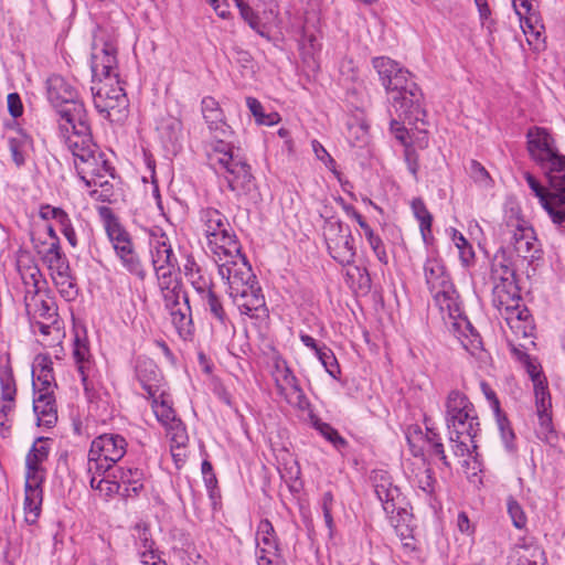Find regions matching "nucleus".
I'll list each match as a JSON object with an SVG mask.
<instances>
[{
    "label": "nucleus",
    "mask_w": 565,
    "mask_h": 565,
    "mask_svg": "<svg viewBox=\"0 0 565 565\" xmlns=\"http://www.w3.org/2000/svg\"><path fill=\"white\" fill-rule=\"evenodd\" d=\"M106 472L100 471L98 475H105ZM90 487L93 489L99 490L100 492H104L106 495H111L114 493H117L121 489V484L118 481L117 478H114V480L109 479V475L104 476L98 480V484H95L96 481V473H90Z\"/></svg>",
    "instance_id": "obj_46"
},
{
    "label": "nucleus",
    "mask_w": 565,
    "mask_h": 565,
    "mask_svg": "<svg viewBox=\"0 0 565 565\" xmlns=\"http://www.w3.org/2000/svg\"><path fill=\"white\" fill-rule=\"evenodd\" d=\"M524 179L535 196L540 199L553 223L561 226L565 225V196L557 191L546 190L530 172H524Z\"/></svg>",
    "instance_id": "obj_17"
},
{
    "label": "nucleus",
    "mask_w": 565,
    "mask_h": 565,
    "mask_svg": "<svg viewBox=\"0 0 565 565\" xmlns=\"http://www.w3.org/2000/svg\"><path fill=\"white\" fill-rule=\"evenodd\" d=\"M452 241L459 250L461 262L468 266L475 257L472 246L468 243L463 235L456 230H454Z\"/></svg>",
    "instance_id": "obj_49"
},
{
    "label": "nucleus",
    "mask_w": 565,
    "mask_h": 565,
    "mask_svg": "<svg viewBox=\"0 0 565 565\" xmlns=\"http://www.w3.org/2000/svg\"><path fill=\"white\" fill-rule=\"evenodd\" d=\"M107 211V216L105 217V230L107 236L113 245L119 243L121 239L128 237L130 234L125 230V227L119 223L118 218L110 213L108 209H104Z\"/></svg>",
    "instance_id": "obj_40"
},
{
    "label": "nucleus",
    "mask_w": 565,
    "mask_h": 565,
    "mask_svg": "<svg viewBox=\"0 0 565 565\" xmlns=\"http://www.w3.org/2000/svg\"><path fill=\"white\" fill-rule=\"evenodd\" d=\"M275 381L277 388L280 392H282L286 387H289L295 392L302 394L298 379L296 377V375L294 374L289 366H284V370L281 371L280 375H275Z\"/></svg>",
    "instance_id": "obj_47"
},
{
    "label": "nucleus",
    "mask_w": 565,
    "mask_h": 565,
    "mask_svg": "<svg viewBox=\"0 0 565 565\" xmlns=\"http://www.w3.org/2000/svg\"><path fill=\"white\" fill-rule=\"evenodd\" d=\"M167 310L170 312L172 324L174 326L178 334L183 340L190 339L193 335L194 326L189 298H184L182 303L173 308H167Z\"/></svg>",
    "instance_id": "obj_28"
},
{
    "label": "nucleus",
    "mask_w": 565,
    "mask_h": 565,
    "mask_svg": "<svg viewBox=\"0 0 565 565\" xmlns=\"http://www.w3.org/2000/svg\"><path fill=\"white\" fill-rule=\"evenodd\" d=\"M46 95L49 102L56 108L60 120L70 118L77 106L85 107L78 100L77 89L63 76L52 75L46 81Z\"/></svg>",
    "instance_id": "obj_12"
},
{
    "label": "nucleus",
    "mask_w": 565,
    "mask_h": 565,
    "mask_svg": "<svg viewBox=\"0 0 565 565\" xmlns=\"http://www.w3.org/2000/svg\"><path fill=\"white\" fill-rule=\"evenodd\" d=\"M8 143L12 160L15 166H24L26 158V147L29 146L28 137L24 135L11 137L9 138Z\"/></svg>",
    "instance_id": "obj_41"
},
{
    "label": "nucleus",
    "mask_w": 565,
    "mask_h": 565,
    "mask_svg": "<svg viewBox=\"0 0 565 565\" xmlns=\"http://www.w3.org/2000/svg\"><path fill=\"white\" fill-rule=\"evenodd\" d=\"M511 243L518 256L523 259L533 262L541 257V247L534 230L524 221H516Z\"/></svg>",
    "instance_id": "obj_20"
},
{
    "label": "nucleus",
    "mask_w": 565,
    "mask_h": 565,
    "mask_svg": "<svg viewBox=\"0 0 565 565\" xmlns=\"http://www.w3.org/2000/svg\"><path fill=\"white\" fill-rule=\"evenodd\" d=\"M491 274L494 278H499L500 280H508L513 276V270L504 263H497V260H494L491 267Z\"/></svg>",
    "instance_id": "obj_64"
},
{
    "label": "nucleus",
    "mask_w": 565,
    "mask_h": 565,
    "mask_svg": "<svg viewBox=\"0 0 565 565\" xmlns=\"http://www.w3.org/2000/svg\"><path fill=\"white\" fill-rule=\"evenodd\" d=\"M136 374L149 397L161 392L159 386V371L151 360L138 362L136 366Z\"/></svg>",
    "instance_id": "obj_30"
},
{
    "label": "nucleus",
    "mask_w": 565,
    "mask_h": 565,
    "mask_svg": "<svg viewBox=\"0 0 565 565\" xmlns=\"http://www.w3.org/2000/svg\"><path fill=\"white\" fill-rule=\"evenodd\" d=\"M53 275H61L71 270L68 260L65 255L43 257Z\"/></svg>",
    "instance_id": "obj_57"
},
{
    "label": "nucleus",
    "mask_w": 565,
    "mask_h": 565,
    "mask_svg": "<svg viewBox=\"0 0 565 565\" xmlns=\"http://www.w3.org/2000/svg\"><path fill=\"white\" fill-rule=\"evenodd\" d=\"M310 420L315 429H317L335 448L340 449L347 446V440L340 436L338 430L330 424L322 422L318 416L313 414L310 415Z\"/></svg>",
    "instance_id": "obj_35"
},
{
    "label": "nucleus",
    "mask_w": 565,
    "mask_h": 565,
    "mask_svg": "<svg viewBox=\"0 0 565 565\" xmlns=\"http://www.w3.org/2000/svg\"><path fill=\"white\" fill-rule=\"evenodd\" d=\"M445 407L448 429L454 431L457 438L466 435L472 440L479 430L478 416L473 404L463 393L454 390L449 392Z\"/></svg>",
    "instance_id": "obj_6"
},
{
    "label": "nucleus",
    "mask_w": 565,
    "mask_h": 565,
    "mask_svg": "<svg viewBox=\"0 0 565 565\" xmlns=\"http://www.w3.org/2000/svg\"><path fill=\"white\" fill-rule=\"evenodd\" d=\"M526 138L530 157L543 171L550 189L565 196V154L545 128L529 129Z\"/></svg>",
    "instance_id": "obj_2"
},
{
    "label": "nucleus",
    "mask_w": 565,
    "mask_h": 565,
    "mask_svg": "<svg viewBox=\"0 0 565 565\" xmlns=\"http://www.w3.org/2000/svg\"><path fill=\"white\" fill-rule=\"evenodd\" d=\"M364 235L379 262H381L382 264H387L388 257L382 238L379 235H376L372 228L365 231Z\"/></svg>",
    "instance_id": "obj_55"
},
{
    "label": "nucleus",
    "mask_w": 565,
    "mask_h": 565,
    "mask_svg": "<svg viewBox=\"0 0 565 565\" xmlns=\"http://www.w3.org/2000/svg\"><path fill=\"white\" fill-rule=\"evenodd\" d=\"M116 47L110 43H105L104 46L92 54V76L93 82L103 81L114 82L118 78L115 72L117 67Z\"/></svg>",
    "instance_id": "obj_19"
},
{
    "label": "nucleus",
    "mask_w": 565,
    "mask_h": 565,
    "mask_svg": "<svg viewBox=\"0 0 565 565\" xmlns=\"http://www.w3.org/2000/svg\"><path fill=\"white\" fill-rule=\"evenodd\" d=\"M372 66L386 93L394 94V102L398 103L399 90H407V82L413 79L411 73L396 61L387 56H377L372 60Z\"/></svg>",
    "instance_id": "obj_13"
},
{
    "label": "nucleus",
    "mask_w": 565,
    "mask_h": 565,
    "mask_svg": "<svg viewBox=\"0 0 565 565\" xmlns=\"http://www.w3.org/2000/svg\"><path fill=\"white\" fill-rule=\"evenodd\" d=\"M202 114L211 130H218L225 126L223 111L218 103L211 96L202 99Z\"/></svg>",
    "instance_id": "obj_33"
},
{
    "label": "nucleus",
    "mask_w": 565,
    "mask_h": 565,
    "mask_svg": "<svg viewBox=\"0 0 565 565\" xmlns=\"http://www.w3.org/2000/svg\"><path fill=\"white\" fill-rule=\"evenodd\" d=\"M33 411L39 425L52 427L57 420V408L54 394H34Z\"/></svg>",
    "instance_id": "obj_29"
},
{
    "label": "nucleus",
    "mask_w": 565,
    "mask_h": 565,
    "mask_svg": "<svg viewBox=\"0 0 565 565\" xmlns=\"http://www.w3.org/2000/svg\"><path fill=\"white\" fill-rule=\"evenodd\" d=\"M151 262L154 271L178 267V258L166 234H161L150 243Z\"/></svg>",
    "instance_id": "obj_24"
},
{
    "label": "nucleus",
    "mask_w": 565,
    "mask_h": 565,
    "mask_svg": "<svg viewBox=\"0 0 565 565\" xmlns=\"http://www.w3.org/2000/svg\"><path fill=\"white\" fill-rule=\"evenodd\" d=\"M184 275L198 292L206 290V287L211 285L209 279L201 275V269L192 257L186 258Z\"/></svg>",
    "instance_id": "obj_37"
},
{
    "label": "nucleus",
    "mask_w": 565,
    "mask_h": 565,
    "mask_svg": "<svg viewBox=\"0 0 565 565\" xmlns=\"http://www.w3.org/2000/svg\"><path fill=\"white\" fill-rule=\"evenodd\" d=\"M390 114L392 116V119H391V131L394 134L395 138L397 140H399L404 145V147L406 145H411L409 143V138H411L412 130L407 129L403 124H401L402 119L397 118L392 113V110H390Z\"/></svg>",
    "instance_id": "obj_56"
},
{
    "label": "nucleus",
    "mask_w": 565,
    "mask_h": 565,
    "mask_svg": "<svg viewBox=\"0 0 565 565\" xmlns=\"http://www.w3.org/2000/svg\"><path fill=\"white\" fill-rule=\"evenodd\" d=\"M420 124L409 125L411 126V138L409 143L416 145L418 148L424 149L428 146L427 131L419 127Z\"/></svg>",
    "instance_id": "obj_60"
},
{
    "label": "nucleus",
    "mask_w": 565,
    "mask_h": 565,
    "mask_svg": "<svg viewBox=\"0 0 565 565\" xmlns=\"http://www.w3.org/2000/svg\"><path fill=\"white\" fill-rule=\"evenodd\" d=\"M92 95L96 110L110 120L120 119L128 108V98L118 78L114 82L103 81L92 86Z\"/></svg>",
    "instance_id": "obj_9"
},
{
    "label": "nucleus",
    "mask_w": 565,
    "mask_h": 565,
    "mask_svg": "<svg viewBox=\"0 0 565 565\" xmlns=\"http://www.w3.org/2000/svg\"><path fill=\"white\" fill-rule=\"evenodd\" d=\"M60 129L63 134H67L65 145L72 152L74 162L92 150H97V145L92 139L85 107L77 106V110L75 107L70 118L60 120Z\"/></svg>",
    "instance_id": "obj_8"
},
{
    "label": "nucleus",
    "mask_w": 565,
    "mask_h": 565,
    "mask_svg": "<svg viewBox=\"0 0 565 565\" xmlns=\"http://www.w3.org/2000/svg\"><path fill=\"white\" fill-rule=\"evenodd\" d=\"M117 471L118 475L114 473L113 477L118 479L125 492L132 491L134 493H138L143 488V472L140 469L118 468Z\"/></svg>",
    "instance_id": "obj_32"
},
{
    "label": "nucleus",
    "mask_w": 565,
    "mask_h": 565,
    "mask_svg": "<svg viewBox=\"0 0 565 565\" xmlns=\"http://www.w3.org/2000/svg\"><path fill=\"white\" fill-rule=\"evenodd\" d=\"M534 382L536 377L532 374ZM535 402L536 412L539 417V427L536 428V436L542 441L553 444L556 440V434L553 428L552 414H551V397L547 387L542 382L535 383Z\"/></svg>",
    "instance_id": "obj_18"
},
{
    "label": "nucleus",
    "mask_w": 565,
    "mask_h": 565,
    "mask_svg": "<svg viewBox=\"0 0 565 565\" xmlns=\"http://www.w3.org/2000/svg\"><path fill=\"white\" fill-rule=\"evenodd\" d=\"M317 358L322 363L329 375L337 379L338 374H340V366L332 350L324 345L320 351H318Z\"/></svg>",
    "instance_id": "obj_48"
},
{
    "label": "nucleus",
    "mask_w": 565,
    "mask_h": 565,
    "mask_svg": "<svg viewBox=\"0 0 565 565\" xmlns=\"http://www.w3.org/2000/svg\"><path fill=\"white\" fill-rule=\"evenodd\" d=\"M433 296L443 313V320L448 331L471 355L479 356L483 350L481 337L462 312L459 295L454 286L436 291Z\"/></svg>",
    "instance_id": "obj_3"
},
{
    "label": "nucleus",
    "mask_w": 565,
    "mask_h": 565,
    "mask_svg": "<svg viewBox=\"0 0 565 565\" xmlns=\"http://www.w3.org/2000/svg\"><path fill=\"white\" fill-rule=\"evenodd\" d=\"M1 398L3 402L13 403L17 394L15 381L10 369L0 372Z\"/></svg>",
    "instance_id": "obj_44"
},
{
    "label": "nucleus",
    "mask_w": 565,
    "mask_h": 565,
    "mask_svg": "<svg viewBox=\"0 0 565 565\" xmlns=\"http://www.w3.org/2000/svg\"><path fill=\"white\" fill-rule=\"evenodd\" d=\"M404 158H405V162L407 164L408 171L414 175V178H417V171L419 168L418 154L412 145L405 146Z\"/></svg>",
    "instance_id": "obj_61"
},
{
    "label": "nucleus",
    "mask_w": 565,
    "mask_h": 565,
    "mask_svg": "<svg viewBox=\"0 0 565 565\" xmlns=\"http://www.w3.org/2000/svg\"><path fill=\"white\" fill-rule=\"evenodd\" d=\"M118 257L121 262V265L127 271H129L131 275L137 276L140 280H143L146 278V270L143 268L140 257L138 256L135 249L118 255Z\"/></svg>",
    "instance_id": "obj_42"
},
{
    "label": "nucleus",
    "mask_w": 565,
    "mask_h": 565,
    "mask_svg": "<svg viewBox=\"0 0 565 565\" xmlns=\"http://www.w3.org/2000/svg\"><path fill=\"white\" fill-rule=\"evenodd\" d=\"M199 294L201 295L205 308L210 310L214 318L223 323L226 319V313L218 296L213 291L211 285L206 287V290H202Z\"/></svg>",
    "instance_id": "obj_38"
},
{
    "label": "nucleus",
    "mask_w": 565,
    "mask_h": 565,
    "mask_svg": "<svg viewBox=\"0 0 565 565\" xmlns=\"http://www.w3.org/2000/svg\"><path fill=\"white\" fill-rule=\"evenodd\" d=\"M312 150L320 161H322L330 170L334 171L335 161L329 154V152L324 149V147L317 140L312 141Z\"/></svg>",
    "instance_id": "obj_62"
},
{
    "label": "nucleus",
    "mask_w": 565,
    "mask_h": 565,
    "mask_svg": "<svg viewBox=\"0 0 565 565\" xmlns=\"http://www.w3.org/2000/svg\"><path fill=\"white\" fill-rule=\"evenodd\" d=\"M44 438L40 437L35 440L32 448L26 455L25 458V479H30L33 477L34 479H44L42 470H41V463L46 460L49 456V448L43 445Z\"/></svg>",
    "instance_id": "obj_31"
},
{
    "label": "nucleus",
    "mask_w": 565,
    "mask_h": 565,
    "mask_svg": "<svg viewBox=\"0 0 565 565\" xmlns=\"http://www.w3.org/2000/svg\"><path fill=\"white\" fill-rule=\"evenodd\" d=\"M53 280L60 295L66 300L72 301L76 299L78 295V288L75 282V279L71 275V270L61 275H53Z\"/></svg>",
    "instance_id": "obj_36"
},
{
    "label": "nucleus",
    "mask_w": 565,
    "mask_h": 565,
    "mask_svg": "<svg viewBox=\"0 0 565 565\" xmlns=\"http://www.w3.org/2000/svg\"><path fill=\"white\" fill-rule=\"evenodd\" d=\"M149 398L152 399L151 406L157 419L167 428L171 435V443L177 444L178 448L186 445L188 435L185 427L182 420L177 417V414L172 408L170 396L166 394L164 391H161L157 395L150 396Z\"/></svg>",
    "instance_id": "obj_14"
},
{
    "label": "nucleus",
    "mask_w": 565,
    "mask_h": 565,
    "mask_svg": "<svg viewBox=\"0 0 565 565\" xmlns=\"http://www.w3.org/2000/svg\"><path fill=\"white\" fill-rule=\"evenodd\" d=\"M200 221L204 227V234L210 249L223 260V254L238 253L241 246L233 233L225 215L214 207L200 210Z\"/></svg>",
    "instance_id": "obj_5"
},
{
    "label": "nucleus",
    "mask_w": 565,
    "mask_h": 565,
    "mask_svg": "<svg viewBox=\"0 0 565 565\" xmlns=\"http://www.w3.org/2000/svg\"><path fill=\"white\" fill-rule=\"evenodd\" d=\"M74 164L78 175L87 188L108 184L105 177L110 174L113 168L98 148L97 150H92L86 153L83 158H79Z\"/></svg>",
    "instance_id": "obj_15"
},
{
    "label": "nucleus",
    "mask_w": 565,
    "mask_h": 565,
    "mask_svg": "<svg viewBox=\"0 0 565 565\" xmlns=\"http://www.w3.org/2000/svg\"><path fill=\"white\" fill-rule=\"evenodd\" d=\"M73 359L81 375L82 383L87 388V380L90 374L93 362L87 339L76 333L73 342Z\"/></svg>",
    "instance_id": "obj_27"
},
{
    "label": "nucleus",
    "mask_w": 565,
    "mask_h": 565,
    "mask_svg": "<svg viewBox=\"0 0 565 565\" xmlns=\"http://www.w3.org/2000/svg\"><path fill=\"white\" fill-rule=\"evenodd\" d=\"M469 173L475 182L481 185L488 186L491 182V178L486 168L476 160L470 161Z\"/></svg>",
    "instance_id": "obj_58"
},
{
    "label": "nucleus",
    "mask_w": 565,
    "mask_h": 565,
    "mask_svg": "<svg viewBox=\"0 0 565 565\" xmlns=\"http://www.w3.org/2000/svg\"><path fill=\"white\" fill-rule=\"evenodd\" d=\"M9 114L18 118L23 113V106L18 93H10L7 97Z\"/></svg>",
    "instance_id": "obj_63"
},
{
    "label": "nucleus",
    "mask_w": 565,
    "mask_h": 565,
    "mask_svg": "<svg viewBox=\"0 0 565 565\" xmlns=\"http://www.w3.org/2000/svg\"><path fill=\"white\" fill-rule=\"evenodd\" d=\"M412 210L414 212L415 217L419 222V227L424 239H426L427 234L431 232V223L433 216L427 210L424 201L422 199H414L412 202Z\"/></svg>",
    "instance_id": "obj_39"
},
{
    "label": "nucleus",
    "mask_w": 565,
    "mask_h": 565,
    "mask_svg": "<svg viewBox=\"0 0 565 565\" xmlns=\"http://www.w3.org/2000/svg\"><path fill=\"white\" fill-rule=\"evenodd\" d=\"M17 268L24 285V296H35L45 284L42 273L33 258L28 255L19 257Z\"/></svg>",
    "instance_id": "obj_23"
},
{
    "label": "nucleus",
    "mask_w": 565,
    "mask_h": 565,
    "mask_svg": "<svg viewBox=\"0 0 565 565\" xmlns=\"http://www.w3.org/2000/svg\"><path fill=\"white\" fill-rule=\"evenodd\" d=\"M164 306L166 308H173L175 306H179L184 301V298H188V295L185 291H183L182 284L177 287V285L170 287L169 289L161 290Z\"/></svg>",
    "instance_id": "obj_54"
},
{
    "label": "nucleus",
    "mask_w": 565,
    "mask_h": 565,
    "mask_svg": "<svg viewBox=\"0 0 565 565\" xmlns=\"http://www.w3.org/2000/svg\"><path fill=\"white\" fill-rule=\"evenodd\" d=\"M326 243L331 257L345 266L354 262L355 247L350 227L341 221H328L326 224Z\"/></svg>",
    "instance_id": "obj_11"
},
{
    "label": "nucleus",
    "mask_w": 565,
    "mask_h": 565,
    "mask_svg": "<svg viewBox=\"0 0 565 565\" xmlns=\"http://www.w3.org/2000/svg\"><path fill=\"white\" fill-rule=\"evenodd\" d=\"M127 451L126 439L117 434H103L96 437L88 451L87 472H108Z\"/></svg>",
    "instance_id": "obj_7"
},
{
    "label": "nucleus",
    "mask_w": 565,
    "mask_h": 565,
    "mask_svg": "<svg viewBox=\"0 0 565 565\" xmlns=\"http://www.w3.org/2000/svg\"><path fill=\"white\" fill-rule=\"evenodd\" d=\"M24 306L30 321L56 322L57 308L55 301L44 290L35 296H24Z\"/></svg>",
    "instance_id": "obj_21"
},
{
    "label": "nucleus",
    "mask_w": 565,
    "mask_h": 565,
    "mask_svg": "<svg viewBox=\"0 0 565 565\" xmlns=\"http://www.w3.org/2000/svg\"><path fill=\"white\" fill-rule=\"evenodd\" d=\"M495 417L505 450L510 454H514L516 451V446L514 444L515 435L509 420L502 413L497 414Z\"/></svg>",
    "instance_id": "obj_43"
},
{
    "label": "nucleus",
    "mask_w": 565,
    "mask_h": 565,
    "mask_svg": "<svg viewBox=\"0 0 565 565\" xmlns=\"http://www.w3.org/2000/svg\"><path fill=\"white\" fill-rule=\"evenodd\" d=\"M57 216H58V220L56 222L60 224L62 233L64 234L67 242L73 247H75L77 245L76 233L72 226V223H71V220H70L67 213L66 212L60 213V214L57 213Z\"/></svg>",
    "instance_id": "obj_59"
},
{
    "label": "nucleus",
    "mask_w": 565,
    "mask_h": 565,
    "mask_svg": "<svg viewBox=\"0 0 565 565\" xmlns=\"http://www.w3.org/2000/svg\"><path fill=\"white\" fill-rule=\"evenodd\" d=\"M424 273L426 284L434 295L436 291H441L446 288L454 286L450 281L449 275L447 274L445 266L441 260L437 258H428L424 265Z\"/></svg>",
    "instance_id": "obj_26"
},
{
    "label": "nucleus",
    "mask_w": 565,
    "mask_h": 565,
    "mask_svg": "<svg viewBox=\"0 0 565 565\" xmlns=\"http://www.w3.org/2000/svg\"><path fill=\"white\" fill-rule=\"evenodd\" d=\"M42 479H25V498H24V513L25 521L29 524H34L41 513L42 505Z\"/></svg>",
    "instance_id": "obj_25"
},
{
    "label": "nucleus",
    "mask_w": 565,
    "mask_h": 565,
    "mask_svg": "<svg viewBox=\"0 0 565 565\" xmlns=\"http://www.w3.org/2000/svg\"><path fill=\"white\" fill-rule=\"evenodd\" d=\"M399 93L398 103L394 102V94L392 92L387 94L391 105L390 110L397 118L402 119L403 124H422V126H425L426 109L423 105L424 96L418 85L414 79H411L407 82V90L401 89Z\"/></svg>",
    "instance_id": "obj_10"
},
{
    "label": "nucleus",
    "mask_w": 565,
    "mask_h": 565,
    "mask_svg": "<svg viewBox=\"0 0 565 565\" xmlns=\"http://www.w3.org/2000/svg\"><path fill=\"white\" fill-rule=\"evenodd\" d=\"M156 274H157L160 290L169 289L170 287H172L174 285H177V287H179V285L182 284L181 279L179 277V268L178 267L162 269V270L156 271Z\"/></svg>",
    "instance_id": "obj_53"
},
{
    "label": "nucleus",
    "mask_w": 565,
    "mask_h": 565,
    "mask_svg": "<svg viewBox=\"0 0 565 565\" xmlns=\"http://www.w3.org/2000/svg\"><path fill=\"white\" fill-rule=\"evenodd\" d=\"M136 545L140 559L143 554H157L153 551L154 542L151 539L150 532L147 527H137Z\"/></svg>",
    "instance_id": "obj_51"
},
{
    "label": "nucleus",
    "mask_w": 565,
    "mask_h": 565,
    "mask_svg": "<svg viewBox=\"0 0 565 565\" xmlns=\"http://www.w3.org/2000/svg\"><path fill=\"white\" fill-rule=\"evenodd\" d=\"M508 513L516 529H523L526 524V515L521 504L513 498L509 497L507 500Z\"/></svg>",
    "instance_id": "obj_52"
},
{
    "label": "nucleus",
    "mask_w": 565,
    "mask_h": 565,
    "mask_svg": "<svg viewBox=\"0 0 565 565\" xmlns=\"http://www.w3.org/2000/svg\"><path fill=\"white\" fill-rule=\"evenodd\" d=\"M225 260H218V274L228 285V295L242 315L265 308V297L246 257L241 253L223 254Z\"/></svg>",
    "instance_id": "obj_1"
},
{
    "label": "nucleus",
    "mask_w": 565,
    "mask_h": 565,
    "mask_svg": "<svg viewBox=\"0 0 565 565\" xmlns=\"http://www.w3.org/2000/svg\"><path fill=\"white\" fill-rule=\"evenodd\" d=\"M201 470L204 483L210 493V498L213 500V503L215 504V500L216 498H220V493L216 489L217 479L215 477V473L213 472L212 463L207 460H204L202 462Z\"/></svg>",
    "instance_id": "obj_50"
},
{
    "label": "nucleus",
    "mask_w": 565,
    "mask_h": 565,
    "mask_svg": "<svg viewBox=\"0 0 565 565\" xmlns=\"http://www.w3.org/2000/svg\"><path fill=\"white\" fill-rule=\"evenodd\" d=\"M32 370V386L34 394H54L57 386L53 373V362L47 355H38Z\"/></svg>",
    "instance_id": "obj_22"
},
{
    "label": "nucleus",
    "mask_w": 565,
    "mask_h": 565,
    "mask_svg": "<svg viewBox=\"0 0 565 565\" xmlns=\"http://www.w3.org/2000/svg\"><path fill=\"white\" fill-rule=\"evenodd\" d=\"M212 168L224 175L231 191L237 195L247 194L254 185L250 167L246 161L234 153L232 147L223 141H217L213 153L210 154Z\"/></svg>",
    "instance_id": "obj_4"
},
{
    "label": "nucleus",
    "mask_w": 565,
    "mask_h": 565,
    "mask_svg": "<svg viewBox=\"0 0 565 565\" xmlns=\"http://www.w3.org/2000/svg\"><path fill=\"white\" fill-rule=\"evenodd\" d=\"M372 481L376 497L387 514L406 513L405 497L399 488L392 482L391 476L384 470L373 471Z\"/></svg>",
    "instance_id": "obj_16"
},
{
    "label": "nucleus",
    "mask_w": 565,
    "mask_h": 565,
    "mask_svg": "<svg viewBox=\"0 0 565 565\" xmlns=\"http://www.w3.org/2000/svg\"><path fill=\"white\" fill-rule=\"evenodd\" d=\"M515 553L516 565H540L544 559V551L535 544L518 545Z\"/></svg>",
    "instance_id": "obj_34"
},
{
    "label": "nucleus",
    "mask_w": 565,
    "mask_h": 565,
    "mask_svg": "<svg viewBox=\"0 0 565 565\" xmlns=\"http://www.w3.org/2000/svg\"><path fill=\"white\" fill-rule=\"evenodd\" d=\"M244 21L259 35L265 36L258 14L244 0H234Z\"/></svg>",
    "instance_id": "obj_45"
}]
</instances>
